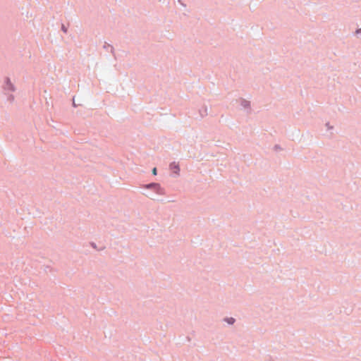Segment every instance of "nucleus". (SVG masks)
<instances>
[{
	"instance_id": "8",
	"label": "nucleus",
	"mask_w": 361,
	"mask_h": 361,
	"mask_svg": "<svg viewBox=\"0 0 361 361\" xmlns=\"http://www.w3.org/2000/svg\"><path fill=\"white\" fill-rule=\"evenodd\" d=\"M7 100L10 102H13L14 101V96L11 94H7Z\"/></svg>"
},
{
	"instance_id": "5",
	"label": "nucleus",
	"mask_w": 361,
	"mask_h": 361,
	"mask_svg": "<svg viewBox=\"0 0 361 361\" xmlns=\"http://www.w3.org/2000/svg\"><path fill=\"white\" fill-rule=\"evenodd\" d=\"M104 49H105L106 51H110L111 53H112L113 54H114V48L112 45L109 44H107L105 42V44H104Z\"/></svg>"
},
{
	"instance_id": "3",
	"label": "nucleus",
	"mask_w": 361,
	"mask_h": 361,
	"mask_svg": "<svg viewBox=\"0 0 361 361\" xmlns=\"http://www.w3.org/2000/svg\"><path fill=\"white\" fill-rule=\"evenodd\" d=\"M169 169L172 171L175 177L179 176L180 175V166L179 164L173 161L169 164Z\"/></svg>"
},
{
	"instance_id": "12",
	"label": "nucleus",
	"mask_w": 361,
	"mask_h": 361,
	"mask_svg": "<svg viewBox=\"0 0 361 361\" xmlns=\"http://www.w3.org/2000/svg\"><path fill=\"white\" fill-rule=\"evenodd\" d=\"M178 2L183 6H185V5L180 0H178Z\"/></svg>"
},
{
	"instance_id": "9",
	"label": "nucleus",
	"mask_w": 361,
	"mask_h": 361,
	"mask_svg": "<svg viewBox=\"0 0 361 361\" xmlns=\"http://www.w3.org/2000/svg\"><path fill=\"white\" fill-rule=\"evenodd\" d=\"M61 30L64 33H66L68 32V28L63 24H62V25H61Z\"/></svg>"
},
{
	"instance_id": "10",
	"label": "nucleus",
	"mask_w": 361,
	"mask_h": 361,
	"mask_svg": "<svg viewBox=\"0 0 361 361\" xmlns=\"http://www.w3.org/2000/svg\"><path fill=\"white\" fill-rule=\"evenodd\" d=\"M152 174L156 176L157 174V168H154L152 171Z\"/></svg>"
},
{
	"instance_id": "6",
	"label": "nucleus",
	"mask_w": 361,
	"mask_h": 361,
	"mask_svg": "<svg viewBox=\"0 0 361 361\" xmlns=\"http://www.w3.org/2000/svg\"><path fill=\"white\" fill-rule=\"evenodd\" d=\"M199 111L202 117H204L208 114L207 107L206 106H202Z\"/></svg>"
},
{
	"instance_id": "13",
	"label": "nucleus",
	"mask_w": 361,
	"mask_h": 361,
	"mask_svg": "<svg viewBox=\"0 0 361 361\" xmlns=\"http://www.w3.org/2000/svg\"><path fill=\"white\" fill-rule=\"evenodd\" d=\"M326 126H327V128L329 129H331L332 128V126H330L329 123H326Z\"/></svg>"
},
{
	"instance_id": "1",
	"label": "nucleus",
	"mask_w": 361,
	"mask_h": 361,
	"mask_svg": "<svg viewBox=\"0 0 361 361\" xmlns=\"http://www.w3.org/2000/svg\"><path fill=\"white\" fill-rule=\"evenodd\" d=\"M141 188L146 190L142 194L151 200H154L156 195H165L164 188L158 183L144 184L141 185Z\"/></svg>"
},
{
	"instance_id": "2",
	"label": "nucleus",
	"mask_w": 361,
	"mask_h": 361,
	"mask_svg": "<svg viewBox=\"0 0 361 361\" xmlns=\"http://www.w3.org/2000/svg\"><path fill=\"white\" fill-rule=\"evenodd\" d=\"M3 88L6 92H14L16 90L15 86L8 78H6Z\"/></svg>"
},
{
	"instance_id": "7",
	"label": "nucleus",
	"mask_w": 361,
	"mask_h": 361,
	"mask_svg": "<svg viewBox=\"0 0 361 361\" xmlns=\"http://www.w3.org/2000/svg\"><path fill=\"white\" fill-rule=\"evenodd\" d=\"M224 321L226 322L228 324L232 325L235 323V319L233 317H226L224 319Z\"/></svg>"
},
{
	"instance_id": "11",
	"label": "nucleus",
	"mask_w": 361,
	"mask_h": 361,
	"mask_svg": "<svg viewBox=\"0 0 361 361\" xmlns=\"http://www.w3.org/2000/svg\"><path fill=\"white\" fill-rule=\"evenodd\" d=\"M355 34L356 35H360L361 34V27L359 28V29H357L356 31H355Z\"/></svg>"
},
{
	"instance_id": "4",
	"label": "nucleus",
	"mask_w": 361,
	"mask_h": 361,
	"mask_svg": "<svg viewBox=\"0 0 361 361\" xmlns=\"http://www.w3.org/2000/svg\"><path fill=\"white\" fill-rule=\"evenodd\" d=\"M240 105L243 109L247 110V112L250 111L251 105L249 101L246 100L245 99L241 98L240 99Z\"/></svg>"
}]
</instances>
